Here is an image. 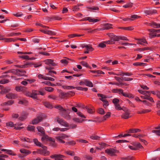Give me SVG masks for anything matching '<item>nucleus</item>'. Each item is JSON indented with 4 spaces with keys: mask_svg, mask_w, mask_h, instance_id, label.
Returning a JSON list of instances; mask_svg holds the SVG:
<instances>
[{
    "mask_svg": "<svg viewBox=\"0 0 160 160\" xmlns=\"http://www.w3.org/2000/svg\"><path fill=\"white\" fill-rule=\"evenodd\" d=\"M69 110L64 109L62 111L60 112V114L63 118L67 120L70 119V116L69 115Z\"/></svg>",
    "mask_w": 160,
    "mask_h": 160,
    "instance_id": "1",
    "label": "nucleus"
},
{
    "mask_svg": "<svg viewBox=\"0 0 160 160\" xmlns=\"http://www.w3.org/2000/svg\"><path fill=\"white\" fill-rule=\"evenodd\" d=\"M85 82L86 86L91 87H93V84L91 82L86 79L85 80Z\"/></svg>",
    "mask_w": 160,
    "mask_h": 160,
    "instance_id": "25",
    "label": "nucleus"
},
{
    "mask_svg": "<svg viewBox=\"0 0 160 160\" xmlns=\"http://www.w3.org/2000/svg\"><path fill=\"white\" fill-rule=\"evenodd\" d=\"M44 105L47 108H52V106L50 102H45L44 103Z\"/></svg>",
    "mask_w": 160,
    "mask_h": 160,
    "instance_id": "30",
    "label": "nucleus"
},
{
    "mask_svg": "<svg viewBox=\"0 0 160 160\" xmlns=\"http://www.w3.org/2000/svg\"><path fill=\"white\" fill-rule=\"evenodd\" d=\"M44 80H49L52 81H54V79L52 78L51 77H45V78H44Z\"/></svg>",
    "mask_w": 160,
    "mask_h": 160,
    "instance_id": "55",
    "label": "nucleus"
},
{
    "mask_svg": "<svg viewBox=\"0 0 160 160\" xmlns=\"http://www.w3.org/2000/svg\"><path fill=\"white\" fill-rule=\"evenodd\" d=\"M120 28L122 29L128 30H131L133 29V28L132 27H121Z\"/></svg>",
    "mask_w": 160,
    "mask_h": 160,
    "instance_id": "46",
    "label": "nucleus"
},
{
    "mask_svg": "<svg viewBox=\"0 0 160 160\" xmlns=\"http://www.w3.org/2000/svg\"><path fill=\"white\" fill-rule=\"evenodd\" d=\"M42 32L50 35H54L56 34L55 32L50 30H48V31H42Z\"/></svg>",
    "mask_w": 160,
    "mask_h": 160,
    "instance_id": "23",
    "label": "nucleus"
},
{
    "mask_svg": "<svg viewBox=\"0 0 160 160\" xmlns=\"http://www.w3.org/2000/svg\"><path fill=\"white\" fill-rule=\"evenodd\" d=\"M82 36V35L80 34H70L68 35V37L71 38H72L76 36L77 37H80Z\"/></svg>",
    "mask_w": 160,
    "mask_h": 160,
    "instance_id": "41",
    "label": "nucleus"
},
{
    "mask_svg": "<svg viewBox=\"0 0 160 160\" xmlns=\"http://www.w3.org/2000/svg\"><path fill=\"white\" fill-rule=\"evenodd\" d=\"M43 150L39 149L38 150V152L44 156L48 155L50 154L49 151L47 150V148L46 147L45 148H42Z\"/></svg>",
    "mask_w": 160,
    "mask_h": 160,
    "instance_id": "7",
    "label": "nucleus"
},
{
    "mask_svg": "<svg viewBox=\"0 0 160 160\" xmlns=\"http://www.w3.org/2000/svg\"><path fill=\"white\" fill-rule=\"evenodd\" d=\"M132 3H129L126 5H124L123 7L125 8H127L132 6Z\"/></svg>",
    "mask_w": 160,
    "mask_h": 160,
    "instance_id": "51",
    "label": "nucleus"
},
{
    "mask_svg": "<svg viewBox=\"0 0 160 160\" xmlns=\"http://www.w3.org/2000/svg\"><path fill=\"white\" fill-rule=\"evenodd\" d=\"M19 57L25 60H29L30 59L28 55H19Z\"/></svg>",
    "mask_w": 160,
    "mask_h": 160,
    "instance_id": "38",
    "label": "nucleus"
},
{
    "mask_svg": "<svg viewBox=\"0 0 160 160\" xmlns=\"http://www.w3.org/2000/svg\"><path fill=\"white\" fill-rule=\"evenodd\" d=\"M139 43L143 42L145 43H147V42L146 39L144 38L141 39H138Z\"/></svg>",
    "mask_w": 160,
    "mask_h": 160,
    "instance_id": "52",
    "label": "nucleus"
},
{
    "mask_svg": "<svg viewBox=\"0 0 160 160\" xmlns=\"http://www.w3.org/2000/svg\"><path fill=\"white\" fill-rule=\"evenodd\" d=\"M82 48H85L88 51H92L93 49L90 45H82Z\"/></svg>",
    "mask_w": 160,
    "mask_h": 160,
    "instance_id": "22",
    "label": "nucleus"
},
{
    "mask_svg": "<svg viewBox=\"0 0 160 160\" xmlns=\"http://www.w3.org/2000/svg\"><path fill=\"white\" fill-rule=\"evenodd\" d=\"M24 94L27 96L31 98V96L32 95V93H31L28 91L27 90V89L25 90L23 92Z\"/></svg>",
    "mask_w": 160,
    "mask_h": 160,
    "instance_id": "28",
    "label": "nucleus"
},
{
    "mask_svg": "<svg viewBox=\"0 0 160 160\" xmlns=\"http://www.w3.org/2000/svg\"><path fill=\"white\" fill-rule=\"evenodd\" d=\"M38 131L40 132L41 135H44V130L43 128L38 126L37 127Z\"/></svg>",
    "mask_w": 160,
    "mask_h": 160,
    "instance_id": "21",
    "label": "nucleus"
},
{
    "mask_svg": "<svg viewBox=\"0 0 160 160\" xmlns=\"http://www.w3.org/2000/svg\"><path fill=\"white\" fill-rule=\"evenodd\" d=\"M142 102L145 105L148 106H150L151 105V103H150L148 102L146 100L142 101Z\"/></svg>",
    "mask_w": 160,
    "mask_h": 160,
    "instance_id": "64",
    "label": "nucleus"
},
{
    "mask_svg": "<svg viewBox=\"0 0 160 160\" xmlns=\"http://www.w3.org/2000/svg\"><path fill=\"white\" fill-rule=\"evenodd\" d=\"M122 80L125 81H131L133 78H130L122 77Z\"/></svg>",
    "mask_w": 160,
    "mask_h": 160,
    "instance_id": "60",
    "label": "nucleus"
},
{
    "mask_svg": "<svg viewBox=\"0 0 160 160\" xmlns=\"http://www.w3.org/2000/svg\"><path fill=\"white\" fill-rule=\"evenodd\" d=\"M43 117L42 115L37 116L32 121V123L33 124H36L42 121Z\"/></svg>",
    "mask_w": 160,
    "mask_h": 160,
    "instance_id": "6",
    "label": "nucleus"
},
{
    "mask_svg": "<svg viewBox=\"0 0 160 160\" xmlns=\"http://www.w3.org/2000/svg\"><path fill=\"white\" fill-rule=\"evenodd\" d=\"M6 125L10 127H14L16 124H14L12 122H9L6 123Z\"/></svg>",
    "mask_w": 160,
    "mask_h": 160,
    "instance_id": "36",
    "label": "nucleus"
},
{
    "mask_svg": "<svg viewBox=\"0 0 160 160\" xmlns=\"http://www.w3.org/2000/svg\"><path fill=\"white\" fill-rule=\"evenodd\" d=\"M115 108L118 110H121L122 109V108L120 107V105L119 104H116L115 105Z\"/></svg>",
    "mask_w": 160,
    "mask_h": 160,
    "instance_id": "62",
    "label": "nucleus"
},
{
    "mask_svg": "<svg viewBox=\"0 0 160 160\" xmlns=\"http://www.w3.org/2000/svg\"><path fill=\"white\" fill-rule=\"evenodd\" d=\"M31 63L29 62H27L25 64L23 65L19 66L18 67L20 68H25L28 67V66L31 65Z\"/></svg>",
    "mask_w": 160,
    "mask_h": 160,
    "instance_id": "34",
    "label": "nucleus"
},
{
    "mask_svg": "<svg viewBox=\"0 0 160 160\" xmlns=\"http://www.w3.org/2000/svg\"><path fill=\"white\" fill-rule=\"evenodd\" d=\"M14 101L12 100H10L8 101L7 102H4L2 104H1V105L2 106H8V105H11L12 104L14 103Z\"/></svg>",
    "mask_w": 160,
    "mask_h": 160,
    "instance_id": "16",
    "label": "nucleus"
},
{
    "mask_svg": "<svg viewBox=\"0 0 160 160\" xmlns=\"http://www.w3.org/2000/svg\"><path fill=\"white\" fill-rule=\"evenodd\" d=\"M106 153H108L109 155L112 156L116 155L115 153H118V151L113 148L107 149L105 150Z\"/></svg>",
    "mask_w": 160,
    "mask_h": 160,
    "instance_id": "4",
    "label": "nucleus"
},
{
    "mask_svg": "<svg viewBox=\"0 0 160 160\" xmlns=\"http://www.w3.org/2000/svg\"><path fill=\"white\" fill-rule=\"evenodd\" d=\"M20 151L21 153L24 154V155L23 156V157L31 153V151H30L24 148L21 149Z\"/></svg>",
    "mask_w": 160,
    "mask_h": 160,
    "instance_id": "10",
    "label": "nucleus"
},
{
    "mask_svg": "<svg viewBox=\"0 0 160 160\" xmlns=\"http://www.w3.org/2000/svg\"><path fill=\"white\" fill-rule=\"evenodd\" d=\"M6 97L8 99H14L17 98L16 94L11 93L7 94Z\"/></svg>",
    "mask_w": 160,
    "mask_h": 160,
    "instance_id": "11",
    "label": "nucleus"
},
{
    "mask_svg": "<svg viewBox=\"0 0 160 160\" xmlns=\"http://www.w3.org/2000/svg\"><path fill=\"white\" fill-rule=\"evenodd\" d=\"M65 157L61 154H55L51 156V158H54L55 160H59L61 158H64Z\"/></svg>",
    "mask_w": 160,
    "mask_h": 160,
    "instance_id": "9",
    "label": "nucleus"
},
{
    "mask_svg": "<svg viewBox=\"0 0 160 160\" xmlns=\"http://www.w3.org/2000/svg\"><path fill=\"white\" fill-rule=\"evenodd\" d=\"M98 113L101 114L103 115L105 113V112H104V110L102 108H99L98 110Z\"/></svg>",
    "mask_w": 160,
    "mask_h": 160,
    "instance_id": "43",
    "label": "nucleus"
},
{
    "mask_svg": "<svg viewBox=\"0 0 160 160\" xmlns=\"http://www.w3.org/2000/svg\"><path fill=\"white\" fill-rule=\"evenodd\" d=\"M42 137L41 139L43 141L44 140H48V137L47 135H46L44 133V135H42Z\"/></svg>",
    "mask_w": 160,
    "mask_h": 160,
    "instance_id": "49",
    "label": "nucleus"
},
{
    "mask_svg": "<svg viewBox=\"0 0 160 160\" xmlns=\"http://www.w3.org/2000/svg\"><path fill=\"white\" fill-rule=\"evenodd\" d=\"M91 72L93 73H96L97 74H104V73L103 72L100 70H92L91 71Z\"/></svg>",
    "mask_w": 160,
    "mask_h": 160,
    "instance_id": "40",
    "label": "nucleus"
},
{
    "mask_svg": "<svg viewBox=\"0 0 160 160\" xmlns=\"http://www.w3.org/2000/svg\"><path fill=\"white\" fill-rule=\"evenodd\" d=\"M138 91L139 93L143 95H145L146 94H148L149 93V92L148 91H143L142 90H138Z\"/></svg>",
    "mask_w": 160,
    "mask_h": 160,
    "instance_id": "45",
    "label": "nucleus"
},
{
    "mask_svg": "<svg viewBox=\"0 0 160 160\" xmlns=\"http://www.w3.org/2000/svg\"><path fill=\"white\" fill-rule=\"evenodd\" d=\"M146 64L143 63V62H136L135 63H134L133 64V65L134 66H141L142 65H144V64Z\"/></svg>",
    "mask_w": 160,
    "mask_h": 160,
    "instance_id": "44",
    "label": "nucleus"
},
{
    "mask_svg": "<svg viewBox=\"0 0 160 160\" xmlns=\"http://www.w3.org/2000/svg\"><path fill=\"white\" fill-rule=\"evenodd\" d=\"M33 142L37 146L40 147L42 148H45L46 146L42 145L41 142H38L37 139H33Z\"/></svg>",
    "mask_w": 160,
    "mask_h": 160,
    "instance_id": "13",
    "label": "nucleus"
},
{
    "mask_svg": "<svg viewBox=\"0 0 160 160\" xmlns=\"http://www.w3.org/2000/svg\"><path fill=\"white\" fill-rule=\"evenodd\" d=\"M141 130L139 129H131L128 130L126 132L128 133H136L139 132Z\"/></svg>",
    "mask_w": 160,
    "mask_h": 160,
    "instance_id": "18",
    "label": "nucleus"
},
{
    "mask_svg": "<svg viewBox=\"0 0 160 160\" xmlns=\"http://www.w3.org/2000/svg\"><path fill=\"white\" fill-rule=\"evenodd\" d=\"M10 91V89L8 88H2L0 93L2 94H4L9 92Z\"/></svg>",
    "mask_w": 160,
    "mask_h": 160,
    "instance_id": "17",
    "label": "nucleus"
},
{
    "mask_svg": "<svg viewBox=\"0 0 160 160\" xmlns=\"http://www.w3.org/2000/svg\"><path fill=\"white\" fill-rule=\"evenodd\" d=\"M82 21L88 20L90 22H96L99 21V20L97 19L91 18L89 17H87L83 18Z\"/></svg>",
    "mask_w": 160,
    "mask_h": 160,
    "instance_id": "8",
    "label": "nucleus"
},
{
    "mask_svg": "<svg viewBox=\"0 0 160 160\" xmlns=\"http://www.w3.org/2000/svg\"><path fill=\"white\" fill-rule=\"evenodd\" d=\"M77 114L78 116L81 118H86V117L83 114H82L80 112L78 111L77 112Z\"/></svg>",
    "mask_w": 160,
    "mask_h": 160,
    "instance_id": "59",
    "label": "nucleus"
},
{
    "mask_svg": "<svg viewBox=\"0 0 160 160\" xmlns=\"http://www.w3.org/2000/svg\"><path fill=\"white\" fill-rule=\"evenodd\" d=\"M68 137V135L64 134H62L60 135L59 136L57 137V139L61 143H64V141L62 140V139Z\"/></svg>",
    "mask_w": 160,
    "mask_h": 160,
    "instance_id": "5",
    "label": "nucleus"
},
{
    "mask_svg": "<svg viewBox=\"0 0 160 160\" xmlns=\"http://www.w3.org/2000/svg\"><path fill=\"white\" fill-rule=\"evenodd\" d=\"M98 96L100 98L99 99L103 102V107L104 108L106 107V106L108 105V101L106 99H104L107 98L106 96L101 94H98Z\"/></svg>",
    "mask_w": 160,
    "mask_h": 160,
    "instance_id": "2",
    "label": "nucleus"
},
{
    "mask_svg": "<svg viewBox=\"0 0 160 160\" xmlns=\"http://www.w3.org/2000/svg\"><path fill=\"white\" fill-rule=\"evenodd\" d=\"M9 82V81L7 79H3L0 81V84H4L8 83Z\"/></svg>",
    "mask_w": 160,
    "mask_h": 160,
    "instance_id": "47",
    "label": "nucleus"
},
{
    "mask_svg": "<svg viewBox=\"0 0 160 160\" xmlns=\"http://www.w3.org/2000/svg\"><path fill=\"white\" fill-rule=\"evenodd\" d=\"M118 143H123L125 142H128L129 141L125 140H117L116 141Z\"/></svg>",
    "mask_w": 160,
    "mask_h": 160,
    "instance_id": "57",
    "label": "nucleus"
},
{
    "mask_svg": "<svg viewBox=\"0 0 160 160\" xmlns=\"http://www.w3.org/2000/svg\"><path fill=\"white\" fill-rule=\"evenodd\" d=\"M27 88L23 86H16L15 87V90L18 92H23Z\"/></svg>",
    "mask_w": 160,
    "mask_h": 160,
    "instance_id": "14",
    "label": "nucleus"
},
{
    "mask_svg": "<svg viewBox=\"0 0 160 160\" xmlns=\"http://www.w3.org/2000/svg\"><path fill=\"white\" fill-rule=\"evenodd\" d=\"M104 27L102 28V30L109 29L110 28H112V25L111 24L106 23L103 24Z\"/></svg>",
    "mask_w": 160,
    "mask_h": 160,
    "instance_id": "19",
    "label": "nucleus"
},
{
    "mask_svg": "<svg viewBox=\"0 0 160 160\" xmlns=\"http://www.w3.org/2000/svg\"><path fill=\"white\" fill-rule=\"evenodd\" d=\"M54 108L59 110L60 111H62L64 108H63L62 106L60 105H57L54 106Z\"/></svg>",
    "mask_w": 160,
    "mask_h": 160,
    "instance_id": "37",
    "label": "nucleus"
},
{
    "mask_svg": "<svg viewBox=\"0 0 160 160\" xmlns=\"http://www.w3.org/2000/svg\"><path fill=\"white\" fill-rule=\"evenodd\" d=\"M65 153L69 155H71V156H73L74 155V153L72 151H66L65 152Z\"/></svg>",
    "mask_w": 160,
    "mask_h": 160,
    "instance_id": "48",
    "label": "nucleus"
},
{
    "mask_svg": "<svg viewBox=\"0 0 160 160\" xmlns=\"http://www.w3.org/2000/svg\"><path fill=\"white\" fill-rule=\"evenodd\" d=\"M152 132L153 133H156V134L158 136H160V130H153Z\"/></svg>",
    "mask_w": 160,
    "mask_h": 160,
    "instance_id": "54",
    "label": "nucleus"
},
{
    "mask_svg": "<svg viewBox=\"0 0 160 160\" xmlns=\"http://www.w3.org/2000/svg\"><path fill=\"white\" fill-rule=\"evenodd\" d=\"M77 114L78 116L81 118H86V117L83 114H82L80 112L78 111L77 112Z\"/></svg>",
    "mask_w": 160,
    "mask_h": 160,
    "instance_id": "58",
    "label": "nucleus"
},
{
    "mask_svg": "<svg viewBox=\"0 0 160 160\" xmlns=\"http://www.w3.org/2000/svg\"><path fill=\"white\" fill-rule=\"evenodd\" d=\"M81 63L84 66L90 69H91V67L86 62L84 61H82L81 62Z\"/></svg>",
    "mask_w": 160,
    "mask_h": 160,
    "instance_id": "29",
    "label": "nucleus"
},
{
    "mask_svg": "<svg viewBox=\"0 0 160 160\" xmlns=\"http://www.w3.org/2000/svg\"><path fill=\"white\" fill-rule=\"evenodd\" d=\"M42 83L50 86H55V85L54 84L52 83L51 82L49 81L43 82H42Z\"/></svg>",
    "mask_w": 160,
    "mask_h": 160,
    "instance_id": "33",
    "label": "nucleus"
},
{
    "mask_svg": "<svg viewBox=\"0 0 160 160\" xmlns=\"http://www.w3.org/2000/svg\"><path fill=\"white\" fill-rule=\"evenodd\" d=\"M51 19L53 20H60L62 18L57 16H54L52 17Z\"/></svg>",
    "mask_w": 160,
    "mask_h": 160,
    "instance_id": "53",
    "label": "nucleus"
},
{
    "mask_svg": "<svg viewBox=\"0 0 160 160\" xmlns=\"http://www.w3.org/2000/svg\"><path fill=\"white\" fill-rule=\"evenodd\" d=\"M39 92L38 91L33 90L32 91V95L31 96V98L35 99L37 98V95H38Z\"/></svg>",
    "mask_w": 160,
    "mask_h": 160,
    "instance_id": "15",
    "label": "nucleus"
},
{
    "mask_svg": "<svg viewBox=\"0 0 160 160\" xmlns=\"http://www.w3.org/2000/svg\"><path fill=\"white\" fill-rule=\"evenodd\" d=\"M134 145L137 148H142L143 147L141 144L139 142H135L134 144Z\"/></svg>",
    "mask_w": 160,
    "mask_h": 160,
    "instance_id": "50",
    "label": "nucleus"
},
{
    "mask_svg": "<svg viewBox=\"0 0 160 160\" xmlns=\"http://www.w3.org/2000/svg\"><path fill=\"white\" fill-rule=\"evenodd\" d=\"M55 120L61 125L65 127L69 126L68 124L65 122L62 119L60 118L59 117L56 118Z\"/></svg>",
    "mask_w": 160,
    "mask_h": 160,
    "instance_id": "3",
    "label": "nucleus"
},
{
    "mask_svg": "<svg viewBox=\"0 0 160 160\" xmlns=\"http://www.w3.org/2000/svg\"><path fill=\"white\" fill-rule=\"evenodd\" d=\"M35 127L32 125H28L27 128V130L31 132L34 131Z\"/></svg>",
    "mask_w": 160,
    "mask_h": 160,
    "instance_id": "27",
    "label": "nucleus"
},
{
    "mask_svg": "<svg viewBox=\"0 0 160 160\" xmlns=\"http://www.w3.org/2000/svg\"><path fill=\"white\" fill-rule=\"evenodd\" d=\"M151 111L149 109H144L141 111H139L138 112V114L144 113L146 112H149Z\"/></svg>",
    "mask_w": 160,
    "mask_h": 160,
    "instance_id": "35",
    "label": "nucleus"
},
{
    "mask_svg": "<svg viewBox=\"0 0 160 160\" xmlns=\"http://www.w3.org/2000/svg\"><path fill=\"white\" fill-rule=\"evenodd\" d=\"M53 60L52 59H47L45 61V63L49 66H54L56 65V64L53 62Z\"/></svg>",
    "mask_w": 160,
    "mask_h": 160,
    "instance_id": "12",
    "label": "nucleus"
},
{
    "mask_svg": "<svg viewBox=\"0 0 160 160\" xmlns=\"http://www.w3.org/2000/svg\"><path fill=\"white\" fill-rule=\"evenodd\" d=\"M129 115L130 113L129 112H125L122 115L121 117L122 118L125 119H127L130 117Z\"/></svg>",
    "mask_w": 160,
    "mask_h": 160,
    "instance_id": "24",
    "label": "nucleus"
},
{
    "mask_svg": "<svg viewBox=\"0 0 160 160\" xmlns=\"http://www.w3.org/2000/svg\"><path fill=\"white\" fill-rule=\"evenodd\" d=\"M77 141L81 143H87L88 142V141L83 139H78L77 140Z\"/></svg>",
    "mask_w": 160,
    "mask_h": 160,
    "instance_id": "61",
    "label": "nucleus"
},
{
    "mask_svg": "<svg viewBox=\"0 0 160 160\" xmlns=\"http://www.w3.org/2000/svg\"><path fill=\"white\" fill-rule=\"evenodd\" d=\"M114 41H118L120 40V36L115 35L114 37H113Z\"/></svg>",
    "mask_w": 160,
    "mask_h": 160,
    "instance_id": "56",
    "label": "nucleus"
},
{
    "mask_svg": "<svg viewBox=\"0 0 160 160\" xmlns=\"http://www.w3.org/2000/svg\"><path fill=\"white\" fill-rule=\"evenodd\" d=\"M45 89L49 92H52L53 91L54 89L51 87H45Z\"/></svg>",
    "mask_w": 160,
    "mask_h": 160,
    "instance_id": "42",
    "label": "nucleus"
},
{
    "mask_svg": "<svg viewBox=\"0 0 160 160\" xmlns=\"http://www.w3.org/2000/svg\"><path fill=\"white\" fill-rule=\"evenodd\" d=\"M149 25L155 28H160V24H158L154 22L151 23H149Z\"/></svg>",
    "mask_w": 160,
    "mask_h": 160,
    "instance_id": "20",
    "label": "nucleus"
},
{
    "mask_svg": "<svg viewBox=\"0 0 160 160\" xmlns=\"http://www.w3.org/2000/svg\"><path fill=\"white\" fill-rule=\"evenodd\" d=\"M4 40L5 42H16L17 39L13 38H4Z\"/></svg>",
    "mask_w": 160,
    "mask_h": 160,
    "instance_id": "26",
    "label": "nucleus"
},
{
    "mask_svg": "<svg viewBox=\"0 0 160 160\" xmlns=\"http://www.w3.org/2000/svg\"><path fill=\"white\" fill-rule=\"evenodd\" d=\"M73 120L76 122L79 123L82 122V121L84 120V119H81L77 118H73Z\"/></svg>",
    "mask_w": 160,
    "mask_h": 160,
    "instance_id": "32",
    "label": "nucleus"
},
{
    "mask_svg": "<svg viewBox=\"0 0 160 160\" xmlns=\"http://www.w3.org/2000/svg\"><path fill=\"white\" fill-rule=\"evenodd\" d=\"M90 138L92 140H98L100 139V137L96 135H92L90 137Z\"/></svg>",
    "mask_w": 160,
    "mask_h": 160,
    "instance_id": "39",
    "label": "nucleus"
},
{
    "mask_svg": "<svg viewBox=\"0 0 160 160\" xmlns=\"http://www.w3.org/2000/svg\"><path fill=\"white\" fill-rule=\"evenodd\" d=\"M111 114V113L109 112H107L106 113V114L104 115L103 117V120L104 121L106 120V119L107 118H108L110 116V115Z\"/></svg>",
    "mask_w": 160,
    "mask_h": 160,
    "instance_id": "31",
    "label": "nucleus"
},
{
    "mask_svg": "<svg viewBox=\"0 0 160 160\" xmlns=\"http://www.w3.org/2000/svg\"><path fill=\"white\" fill-rule=\"evenodd\" d=\"M125 112H130L129 110L127 108L123 107L122 108V109Z\"/></svg>",
    "mask_w": 160,
    "mask_h": 160,
    "instance_id": "63",
    "label": "nucleus"
}]
</instances>
